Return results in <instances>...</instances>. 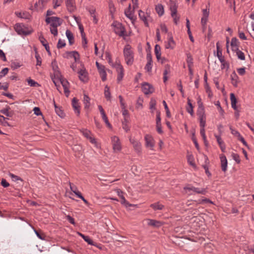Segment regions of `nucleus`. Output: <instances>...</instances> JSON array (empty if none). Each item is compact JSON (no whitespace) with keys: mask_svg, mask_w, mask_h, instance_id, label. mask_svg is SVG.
Instances as JSON below:
<instances>
[{"mask_svg":"<svg viewBox=\"0 0 254 254\" xmlns=\"http://www.w3.org/2000/svg\"><path fill=\"white\" fill-rule=\"evenodd\" d=\"M66 54L70 56V57L74 58L75 62H77L79 61V54L76 51L67 52Z\"/></svg>","mask_w":254,"mask_h":254,"instance_id":"24","label":"nucleus"},{"mask_svg":"<svg viewBox=\"0 0 254 254\" xmlns=\"http://www.w3.org/2000/svg\"><path fill=\"white\" fill-rule=\"evenodd\" d=\"M145 140L146 146L147 147L153 148L154 145L153 139L151 136L147 134L145 136Z\"/></svg>","mask_w":254,"mask_h":254,"instance_id":"19","label":"nucleus"},{"mask_svg":"<svg viewBox=\"0 0 254 254\" xmlns=\"http://www.w3.org/2000/svg\"><path fill=\"white\" fill-rule=\"evenodd\" d=\"M194 203L197 205L198 204H202L204 203H212V202L210 199L205 198L202 199H198V200H193L192 204H194Z\"/></svg>","mask_w":254,"mask_h":254,"instance_id":"38","label":"nucleus"},{"mask_svg":"<svg viewBox=\"0 0 254 254\" xmlns=\"http://www.w3.org/2000/svg\"><path fill=\"white\" fill-rule=\"evenodd\" d=\"M54 9L57 8L58 6H60L62 3V0H53Z\"/></svg>","mask_w":254,"mask_h":254,"instance_id":"61","label":"nucleus"},{"mask_svg":"<svg viewBox=\"0 0 254 254\" xmlns=\"http://www.w3.org/2000/svg\"><path fill=\"white\" fill-rule=\"evenodd\" d=\"M116 192L117 193L118 195L121 198V203L122 204L125 205L127 207L131 206V204H130L126 200L125 197L123 195L124 192L120 189H117V190H116Z\"/></svg>","mask_w":254,"mask_h":254,"instance_id":"16","label":"nucleus"},{"mask_svg":"<svg viewBox=\"0 0 254 254\" xmlns=\"http://www.w3.org/2000/svg\"><path fill=\"white\" fill-rule=\"evenodd\" d=\"M78 233V235L79 236H80L84 239V240L85 242H86L88 244L93 245V246L94 245L93 241L88 236H85L84 235H83L80 233Z\"/></svg>","mask_w":254,"mask_h":254,"instance_id":"36","label":"nucleus"},{"mask_svg":"<svg viewBox=\"0 0 254 254\" xmlns=\"http://www.w3.org/2000/svg\"><path fill=\"white\" fill-rule=\"evenodd\" d=\"M221 160V167L222 170L223 172H226L227 168V160L226 156L224 154H221L220 156Z\"/></svg>","mask_w":254,"mask_h":254,"instance_id":"15","label":"nucleus"},{"mask_svg":"<svg viewBox=\"0 0 254 254\" xmlns=\"http://www.w3.org/2000/svg\"><path fill=\"white\" fill-rule=\"evenodd\" d=\"M215 137H216V139H217V141L220 147V149L221 150V151L223 152H225V149H226V146H225V145L223 142V141L222 140L220 135H215Z\"/></svg>","mask_w":254,"mask_h":254,"instance_id":"20","label":"nucleus"},{"mask_svg":"<svg viewBox=\"0 0 254 254\" xmlns=\"http://www.w3.org/2000/svg\"><path fill=\"white\" fill-rule=\"evenodd\" d=\"M200 127H205L206 125V116L199 117Z\"/></svg>","mask_w":254,"mask_h":254,"instance_id":"44","label":"nucleus"},{"mask_svg":"<svg viewBox=\"0 0 254 254\" xmlns=\"http://www.w3.org/2000/svg\"><path fill=\"white\" fill-rule=\"evenodd\" d=\"M150 207H151L154 210H161L164 208V206L160 203L159 202L151 204Z\"/></svg>","mask_w":254,"mask_h":254,"instance_id":"23","label":"nucleus"},{"mask_svg":"<svg viewBox=\"0 0 254 254\" xmlns=\"http://www.w3.org/2000/svg\"><path fill=\"white\" fill-rule=\"evenodd\" d=\"M27 82L28 84L32 87H36V86H39L40 85L39 83H38L37 82L35 81L34 80L29 78L27 80Z\"/></svg>","mask_w":254,"mask_h":254,"instance_id":"46","label":"nucleus"},{"mask_svg":"<svg viewBox=\"0 0 254 254\" xmlns=\"http://www.w3.org/2000/svg\"><path fill=\"white\" fill-rule=\"evenodd\" d=\"M141 88L142 92L146 95L151 94L154 91L153 87L146 82L142 84Z\"/></svg>","mask_w":254,"mask_h":254,"instance_id":"9","label":"nucleus"},{"mask_svg":"<svg viewBox=\"0 0 254 254\" xmlns=\"http://www.w3.org/2000/svg\"><path fill=\"white\" fill-rule=\"evenodd\" d=\"M138 15H139V17L140 18V19L142 20L144 22V24L145 25V26L148 27V22L147 21V19H146V16H145L144 12H143L142 10H140L139 11Z\"/></svg>","mask_w":254,"mask_h":254,"instance_id":"35","label":"nucleus"},{"mask_svg":"<svg viewBox=\"0 0 254 254\" xmlns=\"http://www.w3.org/2000/svg\"><path fill=\"white\" fill-rule=\"evenodd\" d=\"M113 66L116 69L118 73L117 80L118 82H120L123 79L124 75L123 67L120 63L117 62L113 65Z\"/></svg>","mask_w":254,"mask_h":254,"instance_id":"5","label":"nucleus"},{"mask_svg":"<svg viewBox=\"0 0 254 254\" xmlns=\"http://www.w3.org/2000/svg\"><path fill=\"white\" fill-rule=\"evenodd\" d=\"M146 59L147 60V63L145 66V69L147 72H150L152 70V56L150 53H148L147 54Z\"/></svg>","mask_w":254,"mask_h":254,"instance_id":"11","label":"nucleus"},{"mask_svg":"<svg viewBox=\"0 0 254 254\" xmlns=\"http://www.w3.org/2000/svg\"><path fill=\"white\" fill-rule=\"evenodd\" d=\"M56 113L58 116L61 117V118H64V113L62 110L61 108H59L55 110Z\"/></svg>","mask_w":254,"mask_h":254,"instance_id":"59","label":"nucleus"},{"mask_svg":"<svg viewBox=\"0 0 254 254\" xmlns=\"http://www.w3.org/2000/svg\"><path fill=\"white\" fill-rule=\"evenodd\" d=\"M34 232H35V234H36L37 236L39 239H40L41 240H45L46 236L44 234H43V233L41 234L40 233H39L38 231H37L36 230H34Z\"/></svg>","mask_w":254,"mask_h":254,"instance_id":"58","label":"nucleus"},{"mask_svg":"<svg viewBox=\"0 0 254 254\" xmlns=\"http://www.w3.org/2000/svg\"><path fill=\"white\" fill-rule=\"evenodd\" d=\"M155 10L159 16H162L164 13V7L161 4L156 5Z\"/></svg>","mask_w":254,"mask_h":254,"instance_id":"31","label":"nucleus"},{"mask_svg":"<svg viewBox=\"0 0 254 254\" xmlns=\"http://www.w3.org/2000/svg\"><path fill=\"white\" fill-rule=\"evenodd\" d=\"M80 131L82 133L83 135L87 139L91 135V132L90 131L87 129H82L80 130Z\"/></svg>","mask_w":254,"mask_h":254,"instance_id":"42","label":"nucleus"},{"mask_svg":"<svg viewBox=\"0 0 254 254\" xmlns=\"http://www.w3.org/2000/svg\"><path fill=\"white\" fill-rule=\"evenodd\" d=\"M206 93H208V96L209 97H211L212 96V93L211 92V90L210 89V87H209L208 83H206V84L204 85Z\"/></svg>","mask_w":254,"mask_h":254,"instance_id":"50","label":"nucleus"},{"mask_svg":"<svg viewBox=\"0 0 254 254\" xmlns=\"http://www.w3.org/2000/svg\"><path fill=\"white\" fill-rule=\"evenodd\" d=\"M123 52L126 64L128 65H131L134 61V54L131 46L129 45H126Z\"/></svg>","mask_w":254,"mask_h":254,"instance_id":"1","label":"nucleus"},{"mask_svg":"<svg viewBox=\"0 0 254 254\" xmlns=\"http://www.w3.org/2000/svg\"><path fill=\"white\" fill-rule=\"evenodd\" d=\"M104 95L107 100L111 99V93L109 87L107 85L105 87Z\"/></svg>","mask_w":254,"mask_h":254,"instance_id":"40","label":"nucleus"},{"mask_svg":"<svg viewBox=\"0 0 254 254\" xmlns=\"http://www.w3.org/2000/svg\"><path fill=\"white\" fill-rule=\"evenodd\" d=\"M187 63L188 66H192L193 65V59L190 54H187Z\"/></svg>","mask_w":254,"mask_h":254,"instance_id":"45","label":"nucleus"},{"mask_svg":"<svg viewBox=\"0 0 254 254\" xmlns=\"http://www.w3.org/2000/svg\"><path fill=\"white\" fill-rule=\"evenodd\" d=\"M125 14L127 17L131 20L132 23L135 21V18L134 17L132 11H129V9H126L125 10Z\"/></svg>","mask_w":254,"mask_h":254,"instance_id":"33","label":"nucleus"},{"mask_svg":"<svg viewBox=\"0 0 254 254\" xmlns=\"http://www.w3.org/2000/svg\"><path fill=\"white\" fill-rule=\"evenodd\" d=\"M65 34L68 40L69 45H72L74 42V37L72 33L69 30H67Z\"/></svg>","mask_w":254,"mask_h":254,"instance_id":"27","label":"nucleus"},{"mask_svg":"<svg viewBox=\"0 0 254 254\" xmlns=\"http://www.w3.org/2000/svg\"><path fill=\"white\" fill-rule=\"evenodd\" d=\"M9 69L7 67H5L0 72V78L4 76L8 72Z\"/></svg>","mask_w":254,"mask_h":254,"instance_id":"57","label":"nucleus"},{"mask_svg":"<svg viewBox=\"0 0 254 254\" xmlns=\"http://www.w3.org/2000/svg\"><path fill=\"white\" fill-rule=\"evenodd\" d=\"M221 67L222 69L226 68L228 70L229 68V64L227 62L225 61V60H223V62H221Z\"/></svg>","mask_w":254,"mask_h":254,"instance_id":"60","label":"nucleus"},{"mask_svg":"<svg viewBox=\"0 0 254 254\" xmlns=\"http://www.w3.org/2000/svg\"><path fill=\"white\" fill-rule=\"evenodd\" d=\"M79 74V78L82 81L84 82H86L88 80V78L87 77V72H86L85 69H81L78 71Z\"/></svg>","mask_w":254,"mask_h":254,"instance_id":"21","label":"nucleus"},{"mask_svg":"<svg viewBox=\"0 0 254 254\" xmlns=\"http://www.w3.org/2000/svg\"><path fill=\"white\" fill-rule=\"evenodd\" d=\"M14 29L18 34L27 36L30 35L32 31L30 30L23 24L17 23L14 26Z\"/></svg>","mask_w":254,"mask_h":254,"instance_id":"2","label":"nucleus"},{"mask_svg":"<svg viewBox=\"0 0 254 254\" xmlns=\"http://www.w3.org/2000/svg\"><path fill=\"white\" fill-rule=\"evenodd\" d=\"M148 221V225L155 228H159L164 224V222L154 219H149Z\"/></svg>","mask_w":254,"mask_h":254,"instance_id":"18","label":"nucleus"},{"mask_svg":"<svg viewBox=\"0 0 254 254\" xmlns=\"http://www.w3.org/2000/svg\"><path fill=\"white\" fill-rule=\"evenodd\" d=\"M72 106L75 113L77 116L80 114V106L78 102V100L76 98H73L72 100Z\"/></svg>","mask_w":254,"mask_h":254,"instance_id":"17","label":"nucleus"},{"mask_svg":"<svg viewBox=\"0 0 254 254\" xmlns=\"http://www.w3.org/2000/svg\"><path fill=\"white\" fill-rule=\"evenodd\" d=\"M115 32L116 34L120 36V37H123L125 36V28L122 25V24H118L115 28Z\"/></svg>","mask_w":254,"mask_h":254,"instance_id":"12","label":"nucleus"},{"mask_svg":"<svg viewBox=\"0 0 254 254\" xmlns=\"http://www.w3.org/2000/svg\"><path fill=\"white\" fill-rule=\"evenodd\" d=\"M35 58L36 59V62H37L36 65L40 66L42 64V59H41L40 56L39 55V54H38L36 49L35 50Z\"/></svg>","mask_w":254,"mask_h":254,"instance_id":"41","label":"nucleus"},{"mask_svg":"<svg viewBox=\"0 0 254 254\" xmlns=\"http://www.w3.org/2000/svg\"><path fill=\"white\" fill-rule=\"evenodd\" d=\"M109 7L110 12L112 14H113L115 11V9H115V7L114 3L112 1H110L109 2Z\"/></svg>","mask_w":254,"mask_h":254,"instance_id":"62","label":"nucleus"},{"mask_svg":"<svg viewBox=\"0 0 254 254\" xmlns=\"http://www.w3.org/2000/svg\"><path fill=\"white\" fill-rule=\"evenodd\" d=\"M191 139L195 145V147L196 148V149L197 150L199 149V145H198V143L197 141V140H196V138L195 137V132L194 131H193L192 133V137H191Z\"/></svg>","mask_w":254,"mask_h":254,"instance_id":"47","label":"nucleus"},{"mask_svg":"<svg viewBox=\"0 0 254 254\" xmlns=\"http://www.w3.org/2000/svg\"><path fill=\"white\" fill-rule=\"evenodd\" d=\"M130 143L132 144L134 149L138 153H140L141 150V143L137 140L133 138H129Z\"/></svg>","mask_w":254,"mask_h":254,"instance_id":"14","label":"nucleus"},{"mask_svg":"<svg viewBox=\"0 0 254 254\" xmlns=\"http://www.w3.org/2000/svg\"><path fill=\"white\" fill-rule=\"evenodd\" d=\"M217 56L220 62H223L224 57L222 56V50L220 48L219 43H216Z\"/></svg>","mask_w":254,"mask_h":254,"instance_id":"26","label":"nucleus"},{"mask_svg":"<svg viewBox=\"0 0 254 254\" xmlns=\"http://www.w3.org/2000/svg\"><path fill=\"white\" fill-rule=\"evenodd\" d=\"M232 157L233 159L237 163H240L241 160L240 159L239 155L238 154L233 153L232 154Z\"/></svg>","mask_w":254,"mask_h":254,"instance_id":"64","label":"nucleus"},{"mask_svg":"<svg viewBox=\"0 0 254 254\" xmlns=\"http://www.w3.org/2000/svg\"><path fill=\"white\" fill-rule=\"evenodd\" d=\"M230 100L231 101V105L232 107L235 110H237V107L236 106V103L237 102V100L234 95V93L230 94Z\"/></svg>","mask_w":254,"mask_h":254,"instance_id":"28","label":"nucleus"},{"mask_svg":"<svg viewBox=\"0 0 254 254\" xmlns=\"http://www.w3.org/2000/svg\"><path fill=\"white\" fill-rule=\"evenodd\" d=\"M197 115L198 117H201L205 115L204 107L198 108Z\"/></svg>","mask_w":254,"mask_h":254,"instance_id":"48","label":"nucleus"},{"mask_svg":"<svg viewBox=\"0 0 254 254\" xmlns=\"http://www.w3.org/2000/svg\"><path fill=\"white\" fill-rule=\"evenodd\" d=\"M170 72V66L167 64L165 66V70L163 72V80L165 82L168 80L167 74Z\"/></svg>","mask_w":254,"mask_h":254,"instance_id":"37","label":"nucleus"},{"mask_svg":"<svg viewBox=\"0 0 254 254\" xmlns=\"http://www.w3.org/2000/svg\"><path fill=\"white\" fill-rule=\"evenodd\" d=\"M65 46V43L64 41H63L61 39H59L58 44H57V48L61 49L64 47Z\"/></svg>","mask_w":254,"mask_h":254,"instance_id":"55","label":"nucleus"},{"mask_svg":"<svg viewBox=\"0 0 254 254\" xmlns=\"http://www.w3.org/2000/svg\"><path fill=\"white\" fill-rule=\"evenodd\" d=\"M65 3L68 10L70 12H73L75 9L73 0H66Z\"/></svg>","mask_w":254,"mask_h":254,"instance_id":"25","label":"nucleus"},{"mask_svg":"<svg viewBox=\"0 0 254 254\" xmlns=\"http://www.w3.org/2000/svg\"><path fill=\"white\" fill-rule=\"evenodd\" d=\"M188 106L187 107L186 110L192 116L193 115V106L190 102V100L189 98H188Z\"/></svg>","mask_w":254,"mask_h":254,"instance_id":"32","label":"nucleus"},{"mask_svg":"<svg viewBox=\"0 0 254 254\" xmlns=\"http://www.w3.org/2000/svg\"><path fill=\"white\" fill-rule=\"evenodd\" d=\"M57 27H56L55 25H54V24H53V26L50 27V32L55 36L58 35Z\"/></svg>","mask_w":254,"mask_h":254,"instance_id":"49","label":"nucleus"},{"mask_svg":"<svg viewBox=\"0 0 254 254\" xmlns=\"http://www.w3.org/2000/svg\"><path fill=\"white\" fill-rule=\"evenodd\" d=\"M184 190L188 191L192 190L198 194H204L206 192V190L205 189H199L197 188H195L190 185H188V186L185 187L184 188Z\"/></svg>","mask_w":254,"mask_h":254,"instance_id":"10","label":"nucleus"},{"mask_svg":"<svg viewBox=\"0 0 254 254\" xmlns=\"http://www.w3.org/2000/svg\"><path fill=\"white\" fill-rule=\"evenodd\" d=\"M177 7L178 6L175 1H171L170 9L171 11V16L173 18L174 22L176 25L178 24V23L180 20V16H178L177 13Z\"/></svg>","mask_w":254,"mask_h":254,"instance_id":"3","label":"nucleus"},{"mask_svg":"<svg viewBox=\"0 0 254 254\" xmlns=\"http://www.w3.org/2000/svg\"><path fill=\"white\" fill-rule=\"evenodd\" d=\"M230 129L231 130V133L235 136H237L238 138L241 135L237 130L232 128V127H230Z\"/></svg>","mask_w":254,"mask_h":254,"instance_id":"63","label":"nucleus"},{"mask_svg":"<svg viewBox=\"0 0 254 254\" xmlns=\"http://www.w3.org/2000/svg\"><path fill=\"white\" fill-rule=\"evenodd\" d=\"M52 68L54 70V76L57 77V78L61 77L62 74L59 70V68L57 65L56 60H54L52 62Z\"/></svg>","mask_w":254,"mask_h":254,"instance_id":"13","label":"nucleus"},{"mask_svg":"<svg viewBox=\"0 0 254 254\" xmlns=\"http://www.w3.org/2000/svg\"><path fill=\"white\" fill-rule=\"evenodd\" d=\"M39 40L43 46L45 44H48L47 41L45 39L42 34H41V35L39 36Z\"/></svg>","mask_w":254,"mask_h":254,"instance_id":"56","label":"nucleus"},{"mask_svg":"<svg viewBox=\"0 0 254 254\" xmlns=\"http://www.w3.org/2000/svg\"><path fill=\"white\" fill-rule=\"evenodd\" d=\"M169 39L168 44L166 45V49H173L175 45V42L173 40V37L171 33H168Z\"/></svg>","mask_w":254,"mask_h":254,"instance_id":"22","label":"nucleus"},{"mask_svg":"<svg viewBox=\"0 0 254 254\" xmlns=\"http://www.w3.org/2000/svg\"><path fill=\"white\" fill-rule=\"evenodd\" d=\"M237 55L239 59L241 60H245V56L244 55V53L242 52L241 51L239 50L237 52Z\"/></svg>","mask_w":254,"mask_h":254,"instance_id":"52","label":"nucleus"},{"mask_svg":"<svg viewBox=\"0 0 254 254\" xmlns=\"http://www.w3.org/2000/svg\"><path fill=\"white\" fill-rule=\"evenodd\" d=\"M156 105V100L153 98L151 99L150 103H149L150 109L155 110Z\"/></svg>","mask_w":254,"mask_h":254,"instance_id":"53","label":"nucleus"},{"mask_svg":"<svg viewBox=\"0 0 254 254\" xmlns=\"http://www.w3.org/2000/svg\"><path fill=\"white\" fill-rule=\"evenodd\" d=\"M95 9L94 8L88 9V11L90 13L91 16L93 18V22L96 24L98 22V19L96 18V15L95 14Z\"/></svg>","mask_w":254,"mask_h":254,"instance_id":"39","label":"nucleus"},{"mask_svg":"<svg viewBox=\"0 0 254 254\" xmlns=\"http://www.w3.org/2000/svg\"><path fill=\"white\" fill-rule=\"evenodd\" d=\"M15 14L19 17L22 18L27 19L28 18L29 14L28 12H16Z\"/></svg>","mask_w":254,"mask_h":254,"instance_id":"43","label":"nucleus"},{"mask_svg":"<svg viewBox=\"0 0 254 254\" xmlns=\"http://www.w3.org/2000/svg\"><path fill=\"white\" fill-rule=\"evenodd\" d=\"M57 78L58 79V80H59L60 83L62 84V85H63V86L64 87V92L65 94V96L66 97H68L69 95V90L68 89V85H69L68 82L67 81V80L64 78L62 75H61V77Z\"/></svg>","mask_w":254,"mask_h":254,"instance_id":"8","label":"nucleus"},{"mask_svg":"<svg viewBox=\"0 0 254 254\" xmlns=\"http://www.w3.org/2000/svg\"><path fill=\"white\" fill-rule=\"evenodd\" d=\"M113 148L115 152L120 151L121 149V145L118 137L114 136L112 137Z\"/></svg>","mask_w":254,"mask_h":254,"instance_id":"6","label":"nucleus"},{"mask_svg":"<svg viewBox=\"0 0 254 254\" xmlns=\"http://www.w3.org/2000/svg\"><path fill=\"white\" fill-rule=\"evenodd\" d=\"M96 65L101 76V79L103 81L107 79V74L105 70V66L103 65L100 64L96 62Z\"/></svg>","mask_w":254,"mask_h":254,"instance_id":"7","label":"nucleus"},{"mask_svg":"<svg viewBox=\"0 0 254 254\" xmlns=\"http://www.w3.org/2000/svg\"><path fill=\"white\" fill-rule=\"evenodd\" d=\"M45 21L47 24L50 23L51 26H53V24H54L56 27H58L60 26L62 23L60 18L55 16L47 17Z\"/></svg>","mask_w":254,"mask_h":254,"instance_id":"4","label":"nucleus"},{"mask_svg":"<svg viewBox=\"0 0 254 254\" xmlns=\"http://www.w3.org/2000/svg\"><path fill=\"white\" fill-rule=\"evenodd\" d=\"M238 77L235 71H234L232 74L231 75V79L232 80V84L234 86L237 87L238 84L237 79Z\"/></svg>","mask_w":254,"mask_h":254,"instance_id":"34","label":"nucleus"},{"mask_svg":"<svg viewBox=\"0 0 254 254\" xmlns=\"http://www.w3.org/2000/svg\"><path fill=\"white\" fill-rule=\"evenodd\" d=\"M9 176L11 177V178L12 179V180L13 181H19V180L21 181H23L21 178H20L19 177L16 176L11 173H9Z\"/></svg>","mask_w":254,"mask_h":254,"instance_id":"51","label":"nucleus"},{"mask_svg":"<svg viewBox=\"0 0 254 254\" xmlns=\"http://www.w3.org/2000/svg\"><path fill=\"white\" fill-rule=\"evenodd\" d=\"M155 54L157 58V60L159 61L161 59V47L158 45H156L154 49Z\"/></svg>","mask_w":254,"mask_h":254,"instance_id":"29","label":"nucleus"},{"mask_svg":"<svg viewBox=\"0 0 254 254\" xmlns=\"http://www.w3.org/2000/svg\"><path fill=\"white\" fill-rule=\"evenodd\" d=\"M231 46L235 47H239V42L236 37H234L231 40Z\"/></svg>","mask_w":254,"mask_h":254,"instance_id":"54","label":"nucleus"},{"mask_svg":"<svg viewBox=\"0 0 254 254\" xmlns=\"http://www.w3.org/2000/svg\"><path fill=\"white\" fill-rule=\"evenodd\" d=\"M90 99L86 94H84V98H83V103L84 104V109H88L90 106Z\"/></svg>","mask_w":254,"mask_h":254,"instance_id":"30","label":"nucleus"}]
</instances>
